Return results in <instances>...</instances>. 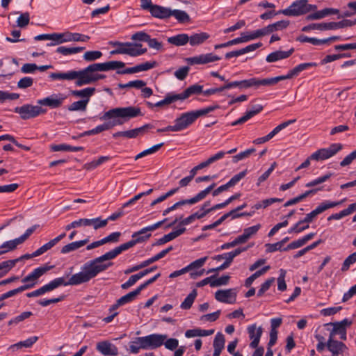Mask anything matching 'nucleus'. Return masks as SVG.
<instances>
[{"mask_svg":"<svg viewBox=\"0 0 356 356\" xmlns=\"http://www.w3.org/2000/svg\"><path fill=\"white\" fill-rule=\"evenodd\" d=\"M38 339H39V337L37 336H32L24 341H21L15 344L12 345L10 347V348H20L22 347L31 348L35 343L37 342Z\"/></svg>","mask_w":356,"mask_h":356,"instance_id":"51","label":"nucleus"},{"mask_svg":"<svg viewBox=\"0 0 356 356\" xmlns=\"http://www.w3.org/2000/svg\"><path fill=\"white\" fill-rule=\"evenodd\" d=\"M294 52V49L291 48L288 51H275L269 54L266 58L268 63H273L280 60L289 58Z\"/></svg>","mask_w":356,"mask_h":356,"instance_id":"25","label":"nucleus"},{"mask_svg":"<svg viewBox=\"0 0 356 356\" xmlns=\"http://www.w3.org/2000/svg\"><path fill=\"white\" fill-rule=\"evenodd\" d=\"M163 145V143H159V144H156V145L152 146V147L141 152L140 153H139L138 154H137L135 156V160H138V159H139L140 158H143L144 156H147L149 154H154V153L156 152L157 151H159L160 149V148Z\"/></svg>","mask_w":356,"mask_h":356,"instance_id":"56","label":"nucleus"},{"mask_svg":"<svg viewBox=\"0 0 356 356\" xmlns=\"http://www.w3.org/2000/svg\"><path fill=\"white\" fill-rule=\"evenodd\" d=\"M85 49L83 47H67L65 46L58 47L56 51L63 56H68L79 53Z\"/></svg>","mask_w":356,"mask_h":356,"instance_id":"45","label":"nucleus"},{"mask_svg":"<svg viewBox=\"0 0 356 356\" xmlns=\"http://www.w3.org/2000/svg\"><path fill=\"white\" fill-rule=\"evenodd\" d=\"M203 86L194 84L187 88L183 92L177 94L178 100H185L193 95H198L202 92Z\"/></svg>","mask_w":356,"mask_h":356,"instance_id":"27","label":"nucleus"},{"mask_svg":"<svg viewBox=\"0 0 356 356\" xmlns=\"http://www.w3.org/2000/svg\"><path fill=\"white\" fill-rule=\"evenodd\" d=\"M260 227H261V225L257 224L256 225L245 228L243 230V233L241 235L238 236L241 243H245L250 238H251L253 235L257 234V232L259 231Z\"/></svg>","mask_w":356,"mask_h":356,"instance_id":"36","label":"nucleus"},{"mask_svg":"<svg viewBox=\"0 0 356 356\" xmlns=\"http://www.w3.org/2000/svg\"><path fill=\"white\" fill-rule=\"evenodd\" d=\"M247 250V248H237L234 250V251L224 253L222 254H218L215 256L213 259L214 260L220 261L221 259H225V261H227L228 258H229V255H232L231 259L232 261H233L234 258L238 254H240L241 252L245 251Z\"/></svg>","mask_w":356,"mask_h":356,"instance_id":"49","label":"nucleus"},{"mask_svg":"<svg viewBox=\"0 0 356 356\" xmlns=\"http://www.w3.org/2000/svg\"><path fill=\"white\" fill-rule=\"evenodd\" d=\"M309 227V224L302 222V220H301L289 229V233H300L304 230L308 229Z\"/></svg>","mask_w":356,"mask_h":356,"instance_id":"61","label":"nucleus"},{"mask_svg":"<svg viewBox=\"0 0 356 356\" xmlns=\"http://www.w3.org/2000/svg\"><path fill=\"white\" fill-rule=\"evenodd\" d=\"M94 278L95 277L89 266L87 262H86L81 266V270L73 274L67 282H65V278L63 277L56 278L38 289L28 293L26 296L29 298L40 296L47 292L51 291L60 286H78L88 283Z\"/></svg>","mask_w":356,"mask_h":356,"instance_id":"3","label":"nucleus"},{"mask_svg":"<svg viewBox=\"0 0 356 356\" xmlns=\"http://www.w3.org/2000/svg\"><path fill=\"white\" fill-rule=\"evenodd\" d=\"M310 30H320V31H325V30H333L332 29V23L328 22V23H314L309 24L307 26H305L302 27V31L304 32H308Z\"/></svg>","mask_w":356,"mask_h":356,"instance_id":"40","label":"nucleus"},{"mask_svg":"<svg viewBox=\"0 0 356 356\" xmlns=\"http://www.w3.org/2000/svg\"><path fill=\"white\" fill-rule=\"evenodd\" d=\"M78 227H92L95 230L106 226V221L101 217L95 218H79L77 220Z\"/></svg>","mask_w":356,"mask_h":356,"instance_id":"17","label":"nucleus"},{"mask_svg":"<svg viewBox=\"0 0 356 356\" xmlns=\"http://www.w3.org/2000/svg\"><path fill=\"white\" fill-rule=\"evenodd\" d=\"M209 38V34L205 32L193 34L189 37L188 42L191 46L200 45Z\"/></svg>","mask_w":356,"mask_h":356,"instance_id":"39","label":"nucleus"},{"mask_svg":"<svg viewBox=\"0 0 356 356\" xmlns=\"http://www.w3.org/2000/svg\"><path fill=\"white\" fill-rule=\"evenodd\" d=\"M157 63L156 61L145 62L137 65L134 67L127 68L122 71H118V73L121 74L138 73L140 72L151 70L155 67Z\"/></svg>","mask_w":356,"mask_h":356,"instance_id":"21","label":"nucleus"},{"mask_svg":"<svg viewBox=\"0 0 356 356\" xmlns=\"http://www.w3.org/2000/svg\"><path fill=\"white\" fill-rule=\"evenodd\" d=\"M113 47H115L116 49L111 51V54H125L126 52L124 51L127 50L128 42H111Z\"/></svg>","mask_w":356,"mask_h":356,"instance_id":"57","label":"nucleus"},{"mask_svg":"<svg viewBox=\"0 0 356 356\" xmlns=\"http://www.w3.org/2000/svg\"><path fill=\"white\" fill-rule=\"evenodd\" d=\"M186 231V228L185 227H181L178 229H176L175 231H172L170 233H168V234H165L164 235L163 237L160 238L159 239H158L154 244L153 245H163L175 238H176L177 237L179 236L180 235H181L182 234H184Z\"/></svg>","mask_w":356,"mask_h":356,"instance_id":"28","label":"nucleus"},{"mask_svg":"<svg viewBox=\"0 0 356 356\" xmlns=\"http://www.w3.org/2000/svg\"><path fill=\"white\" fill-rule=\"evenodd\" d=\"M21 242L18 238L13 240H10L3 243L0 245V249L4 251V253H7L10 251L15 250L19 245H21Z\"/></svg>","mask_w":356,"mask_h":356,"instance_id":"48","label":"nucleus"},{"mask_svg":"<svg viewBox=\"0 0 356 356\" xmlns=\"http://www.w3.org/2000/svg\"><path fill=\"white\" fill-rule=\"evenodd\" d=\"M297 41H299L300 42H309L312 44L313 45H323L327 44V40H322V39H318L316 38H309L305 35H300L296 38Z\"/></svg>","mask_w":356,"mask_h":356,"instance_id":"47","label":"nucleus"},{"mask_svg":"<svg viewBox=\"0 0 356 356\" xmlns=\"http://www.w3.org/2000/svg\"><path fill=\"white\" fill-rule=\"evenodd\" d=\"M125 54L136 57L144 54L147 52L146 48H142V44L140 43H131L128 42L127 50L124 51Z\"/></svg>","mask_w":356,"mask_h":356,"instance_id":"30","label":"nucleus"},{"mask_svg":"<svg viewBox=\"0 0 356 356\" xmlns=\"http://www.w3.org/2000/svg\"><path fill=\"white\" fill-rule=\"evenodd\" d=\"M317 9L316 5L309 4L308 0H297L287 8L279 10L277 14H283L286 16H300Z\"/></svg>","mask_w":356,"mask_h":356,"instance_id":"6","label":"nucleus"},{"mask_svg":"<svg viewBox=\"0 0 356 356\" xmlns=\"http://www.w3.org/2000/svg\"><path fill=\"white\" fill-rule=\"evenodd\" d=\"M196 296L197 291L195 289H194L187 296V297L181 302L180 307L182 309H189L192 307Z\"/></svg>","mask_w":356,"mask_h":356,"instance_id":"53","label":"nucleus"},{"mask_svg":"<svg viewBox=\"0 0 356 356\" xmlns=\"http://www.w3.org/2000/svg\"><path fill=\"white\" fill-rule=\"evenodd\" d=\"M342 147L341 143H333L327 148H322L316 151L310 156V159L315 161L328 159L339 152Z\"/></svg>","mask_w":356,"mask_h":356,"instance_id":"11","label":"nucleus"},{"mask_svg":"<svg viewBox=\"0 0 356 356\" xmlns=\"http://www.w3.org/2000/svg\"><path fill=\"white\" fill-rule=\"evenodd\" d=\"M89 241L88 238H86L83 240L78 241L72 242L70 243H68L65 245H64L61 249V253L62 254H67L70 252L79 249L80 248L84 246Z\"/></svg>","mask_w":356,"mask_h":356,"instance_id":"35","label":"nucleus"},{"mask_svg":"<svg viewBox=\"0 0 356 356\" xmlns=\"http://www.w3.org/2000/svg\"><path fill=\"white\" fill-rule=\"evenodd\" d=\"M352 324V321L348 318H345L339 322L330 323H327V325L333 326L332 330H331L329 337H334L336 334H339L341 332V330H345Z\"/></svg>","mask_w":356,"mask_h":356,"instance_id":"26","label":"nucleus"},{"mask_svg":"<svg viewBox=\"0 0 356 356\" xmlns=\"http://www.w3.org/2000/svg\"><path fill=\"white\" fill-rule=\"evenodd\" d=\"M346 198L339 201V202H330V201H324L321 202L314 210L307 213L305 218L302 220V222H305L307 224L312 222L318 215L322 213L325 211L337 207L343 202L346 201Z\"/></svg>","mask_w":356,"mask_h":356,"instance_id":"10","label":"nucleus"},{"mask_svg":"<svg viewBox=\"0 0 356 356\" xmlns=\"http://www.w3.org/2000/svg\"><path fill=\"white\" fill-rule=\"evenodd\" d=\"M339 13V10L336 8H326L323 10H318L312 14L308 15L306 17L307 21L310 20H318L323 19L328 15H337Z\"/></svg>","mask_w":356,"mask_h":356,"instance_id":"24","label":"nucleus"},{"mask_svg":"<svg viewBox=\"0 0 356 356\" xmlns=\"http://www.w3.org/2000/svg\"><path fill=\"white\" fill-rule=\"evenodd\" d=\"M140 292L138 289V288L136 290L128 293L127 294H126V295L123 296L122 297H121L120 298H119L116 301V303L112 306L111 309H115L122 305H124L125 304L132 302L134 300H135L136 296L140 294Z\"/></svg>","mask_w":356,"mask_h":356,"instance_id":"29","label":"nucleus"},{"mask_svg":"<svg viewBox=\"0 0 356 356\" xmlns=\"http://www.w3.org/2000/svg\"><path fill=\"white\" fill-rule=\"evenodd\" d=\"M317 64L316 63H301L296 66L291 70H290L287 74L278 76L275 77L267 78L268 82V86L275 85L280 81L290 79L294 76H298L301 72L307 70L311 67H316Z\"/></svg>","mask_w":356,"mask_h":356,"instance_id":"8","label":"nucleus"},{"mask_svg":"<svg viewBox=\"0 0 356 356\" xmlns=\"http://www.w3.org/2000/svg\"><path fill=\"white\" fill-rule=\"evenodd\" d=\"M326 347L332 353V356L343 355L346 350H348L346 345L341 341L336 340L334 337H329L326 343Z\"/></svg>","mask_w":356,"mask_h":356,"instance_id":"15","label":"nucleus"},{"mask_svg":"<svg viewBox=\"0 0 356 356\" xmlns=\"http://www.w3.org/2000/svg\"><path fill=\"white\" fill-rule=\"evenodd\" d=\"M88 104V99H82L77 102H73L68 106L70 111H85L86 110L87 105Z\"/></svg>","mask_w":356,"mask_h":356,"instance_id":"54","label":"nucleus"},{"mask_svg":"<svg viewBox=\"0 0 356 356\" xmlns=\"http://www.w3.org/2000/svg\"><path fill=\"white\" fill-rule=\"evenodd\" d=\"M97 72H99L97 63H93L81 70L76 71V86H82L83 85L90 84L106 77L104 74H97Z\"/></svg>","mask_w":356,"mask_h":356,"instance_id":"5","label":"nucleus"},{"mask_svg":"<svg viewBox=\"0 0 356 356\" xmlns=\"http://www.w3.org/2000/svg\"><path fill=\"white\" fill-rule=\"evenodd\" d=\"M96 349L104 356H117L118 348L109 341H102L97 343Z\"/></svg>","mask_w":356,"mask_h":356,"instance_id":"16","label":"nucleus"},{"mask_svg":"<svg viewBox=\"0 0 356 356\" xmlns=\"http://www.w3.org/2000/svg\"><path fill=\"white\" fill-rule=\"evenodd\" d=\"M164 337L158 334H152L145 337H137L130 342L129 350L131 353L137 354L140 349L153 350L161 347Z\"/></svg>","mask_w":356,"mask_h":356,"instance_id":"4","label":"nucleus"},{"mask_svg":"<svg viewBox=\"0 0 356 356\" xmlns=\"http://www.w3.org/2000/svg\"><path fill=\"white\" fill-rule=\"evenodd\" d=\"M220 59L218 56L213 55V54H201L199 56L191 57L187 58V62L190 65H202L209 63L219 60Z\"/></svg>","mask_w":356,"mask_h":356,"instance_id":"18","label":"nucleus"},{"mask_svg":"<svg viewBox=\"0 0 356 356\" xmlns=\"http://www.w3.org/2000/svg\"><path fill=\"white\" fill-rule=\"evenodd\" d=\"M168 42L175 46H184L188 42L189 36L187 34H178L168 38Z\"/></svg>","mask_w":356,"mask_h":356,"instance_id":"38","label":"nucleus"},{"mask_svg":"<svg viewBox=\"0 0 356 356\" xmlns=\"http://www.w3.org/2000/svg\"><path fill=\"white\" fill-rule=\"evenodd\" d=\"M151 14L152 16L164 19L171 16V10L161 6L154 5V7L151 8Z\"/></svg>","mask_w":356,"mask_h":356,"instance_id":"33","label":"nucleus"},{"mask_svg":"<svg viewBox=\"0 0 356 356\" xmlns=\"http://www.w3.org/2000/svg\"><path fill=\"white\" fill-rule=\"evenodd\" d=\"M356 262V251L350 254L343 261L341 270L346 271L350 268V265L355 264Z\"/></svg>","mask_w":356,"mask_h":356,"instance_id":"64","label":"nucleus"},{"mask_svg":"<svg viewBox=\"0 0 356 356\" xmlns=\"http://www.w3.org/2000/svg\"><path fill=\"white\" fill-rule=\"evenodd\" d=\"M158 335L164 337L163 343L161 344V346L162 345H164L165 348H167L170 350H174L177 349V348L178 347V346H179L178 339H175V338L167 339L168 337L166 334H158Z\"/></svg>","mask_w":356,"mask_h":356,"instance_id":"52","label":"nucleus"},{"mask_svg":"<svg viewBox=\"0 0 356 356\" xmlns=\"http://www.w3.org/2000/svg\"><path fill=\"white\" fill-rule=\"evenodd\" d=\"M62 43L70 42H87L89 40L90 37L86 35L81 34L79 33H72L66 31L64 33H58Z\"/></svg>","mask_w":356,"mask_h":356,"instance_id":"20","label":"nucleus"},{"mask_svg":"<svg viewBox=\"0 0 356 356\" xmlns=\"http://www.w3.org/2000/svg\"><path fill=\"white\" fill-rule=\"evenodd\" d=\"M67 96L62 93H54L45 98L38 99V104L48 106L50 108H56L60 107Z\"/></svg>","mask_w":356,"mask_h":356,"instance_id":"12","label":"nucleus"},{"mask_svg":"<svg viewBox=\"0 0 356 356\" xmlns=\"http://www.w3.org/2000/svg\"><path fill=\"white\" fill-rule=\"evenodd\" d=\"M125 66V63L122 61H109L104 63H97L99 72H106L111 70L122 68Z\"/></svg>","mask_w":356,"mask_h":356,"instance_id":"34","label":"nucleus"},{"mask_svg":"<svg viewBox=\"0 0 356 356\" xmlns=\"http://www.w3.org/2000/svg\"><path fill=\"white\" fill-rule=\"evenodd\" d=\"M49 76L54 80H74L76 79V74L75 70H71L67 72H53Z\"/></svg>","mask_w":356,"mask_h":356,"instance_id":"37","label":"nucleus"},{"mask_svg":"<svg viewBox=\"0 0 356 356\" xmlns=\"http://www.w3.org/2000/svg\"><path fill=\"white\" fill-rule=\"evenodd\" d=\"M14 111L18 113L22 119L28 120L46 113L47 110L38 105L24 104L22 106L15 107Z\"/></svg>","mask_w":356,"mask_h":356,"instance_id":"9","label":"nucleus"},{"mask_svg":"<svg viewBox=\"0 0 356 356\" xmlns=\"http://www.w3.org/2000/svg\"><path fill=\"white\" fill-rule=\"evenodd\" d=\"M52 268L53 266H42L35 268L22 280V282L24 283V285L20 286L23 291L34 287L37 284L38 279Z\"/></svg>","mask_w":356,"mask_h":356,"instance_id":"7","label":"nucleus"},{"mask_svg":"<svg viewBox=\"0 0 356 356\" xmlns=\"http://www.w3.org/2000/svg\"><path fill=\"white\" fill-rule=\"evenodd\" d=\"M248 332L250 339L252 340L250 346L252 348H257L262 334V328L261 327L257 328L256 325H252L248 327Z\"/></svg>","mask_w":356,"mask_h":356,"instance_id":"22","label":"nucleus"},{"mask_svg":"<svg viewBox=\"0 0 356 356\" xmlns=\"http://www.w3.org/2000/svg\"><path fill=\"white\" fill-rule=\"evenodd\" d=\"M263 109V106L261 105L257 104L253 106L251 108L248 110L245 115L238 119L237 120H235L234 122H232V126H236L240 124H243L248 121L249 119L254 116L255 115L260 113Z\"/></svg>","mask_w":356,"mask_h":356,"instance_id":"23","label":"nucleus"},{"mask_svg":"<svg viewBox=\"0 0 356 356\" xmlns=\"http://www.w3.org/2000/svg\"><path fill=\"white\" fill-rule=\"evenodd\" d=\"M225 337L221 333H218L213 341V348L216 350H222L225 347Z\"/></svg>","mask_w":356,"mask_h":356,"instance_id":"63","label":"nucleus"},{"mask_svg":"<svg viewBox=\"0 0 356 356\" xmlns=\"http://www.w3.org/2000/svg\"><path fill=\"white\" fill-rule=\"evenodd\" d=\"M166 220L167 218H165L163 220L159 221L153 225L143 227L140 230L134 232L132 234V240L121 244L118 247H115V248L111 250L108 252H106L99 257L86 261L94 277H96L99 273L106 271L111 266H112L113 263L111 262V260L116 258L122 252L134 247L137 243L144 242L149 239L152 234L148 232L156 230L160 227Z\"/></svg>","mask_w":356,"mask_h":356,"instance_id":"1","label":"nucleus"},{"mask_svg":"<svg viewBox=\"0 0 356 356\" xmlns=\"http://www.w3.org/2000/svg\"><path fill=\"white\" fill-rule=\"evenodd\" d=\"M216 185V183H213L205 189L200 191L194 197L188 199L189 204H195L204 200L213 191Z\"/></svg>","mask_w":356,"mask_h":356,"instance_id":"31","label":"nucleus"},{"mask_svg":"<svg viewBox=\"0 0 356 356\" xmlns=\"http://www.w3.org/2000/svg\"><path fill=\"white\" fill-rule=\"evenodd\" d=\"M51 149L54 152H79L82 151L83 149V147L71 146L67 144H58L52 145L51 146Z\"/></svg>","mask_w":356,"mask_h":356,"instance_id":"44","label":"nucleus"},{"mask_svg":"<svg viewBox=\"0 0 356 356\" xmlns=\"http://www.w3.org/2000/svg\"><path fill=\"white\" fill-rule=\"evenodd\" d=\"M142 115L141 110L136 106L118 107L105 112L102 120H111L82 134L83 136L98 134L117 125H122L131 118Z\"/></svg>","mask_w":356,"mask_h":356,"instance_id":"2","label":"nucleus"},{"mask_svg":"<svg viewBox=\"0 0 356 356\" xmlns=\"http://www.w3.org/2000/svg\"><path fill=\"white\" fill-rule=\"evenodd\" d=\"M150 127H152V126L147 124L138 128L124 131V138H136L138 136L143 135L145 133V130Z\"/></svg>","mask_w":356,"mask_h":356,"instance_id":"42","label":"nucleus"},{"mask_svg":"<svg viewBox=\"0 0 356 356\" xmlns=\"http://www.w3.org/2000/svg\"><path fill=\"white\" fill-rule=\"evenodd\" d=\"M194 122L195 120L191 111L186 112L182 113L179 118L175 119L174 122L175 124L172 125L173 127L171 129H174L175 132L181 131L187 129Z\"/></svg>","mask_w":356,"mask_h":356,"instance_id":"13","label":"nucleus"},{"mask_svg":"<svg viewBox=\"0 0 356 356\" xmlns=\"http://www.w3.org/2000/svg\"><path fill=\"white\" fill-rule=\"evenodd\" d=\"M18 261L19 259H10L0 263V277L5 276Z\"/></svg>","mask_w":356,"mask_h":356,"instance_id":"43","label":"nucleus"},{"mask_svg":"<svg viewBox=\"0 0 356 356\" xmlns=\"http://www.w3.org/2000/svg\"><path fill=\"white\" fill-rule=\"evenodd\" d=\"M176 101H178L177 94L168 93L163 100L156 102L155 104H153L150 102H147V105L149 106V107H161L165 105L170 104L171 103L175 102Z\"/></svg>","mask_w":356,"mask_h":356,"instance_id":"41","label":"nucleus"},{"mask_svg":"<svg viewBox=\"0 0 356 356\" xmlns=\"http://www.w3.org/2000/svg\"><path fill=\"white\" fill-rule=\"evenodd\" d=\"M218 108H219V106L218 104H216L213 106H209L208 107H206V108H202L200 110L193 111H191V113L193 115L194 120L195 121L199 117L205 115L215 111L216 109H217Z\"/></svg>","mask_w":356,"mask_h":356,"instance_id":"50","label":"nucleus"},{"mask_svg":"<svg viewBox=\"0 0 356 356\" xmlns=\"http://www.w3.org/2000/svg\"><path fill=\"white\" fill-rule=\"evenodd\" d=\"M241 37L243 40V42H247L248 41L261 38L259 29L249 33H241Z\"/></svg>","mask_w":356,"mask_h":356,"instance_id":"58","label":"nucleus"},{"mask_svg":"<svg viewBox=\"0 0 356 356\" xmlns=\"http://www.w3.org/2000/svg\"><path fill=\"white\" fill-rule=\"evenodd\" d=\"M146 83L143 80H135L129 81L127 83H119L118 85L119 88L123 89V88H135L137 89L142 88L143 87L145 86Z\"/></svg>","mask_w":356,"mask_h":356,"instance_id":"55","label":"nucleus"},{"mask_svg":"<svg viewBox=\"0 0 356 356\" xmlns=\"http://www.w3.org/2000/svg\"><path fill=\"white\" fill-rule=\"evenodd\" d=\"M315 236L314 233H309L302 238H300L296 241H294L289 243L286 248L283 249L284 251H287L289 250H293L303 246L307 241L312 239Z\"/></svg>","mask_w":356,"mask_h":356,"instance_id":"32","label":"nucleus"},{"mask_svg":"<svg viewBox=\"0 0 356 356\" xmlns=\"http://www.w3.org/2000/svg\"><path fill=\"white\" fill-rule=\"evenodd\" d=\"M237 293L235 289L218 290L215 293V298L220 302L234 304L236 300Z\"/></svg>","mask_w":356,"mask_h":356,"instance_id":"14","label":"nucleus"},{"mask_svg":"<svg viewBox=\"0 0 356 356\" xmlns=\"http://www.w3.org/2000/svg\"><path fill=\"white\" fill-rule=\"evenodd\" d=\"M255 151H256V149L254 148H250V149H248L243 152H241L238 153V154L234 155L232 157V161L234 163H237L241 160L248 158Z\"/></svg>","mask_w":356,"mask_h":356,"instance_id":"59","label":"nucleus"},{"mask_svg":"<svg viewBox=\"0 0 356 356\" xmlns=\"http://www.w3.org/2000/svg\"><path fill=\"white\" fill-rule=\"evenodd\" d=\"M261 86H268V79H257L255 77L240 81V88L247 89L253 88L254 89H259Z\"/></svg>","mask_w":356,"mask_h":356,"instance_id":"19","label":"nucleus"},{"mask_svg":"<svg viewBox=\"0 0 356 356\" xmlns=\"http://www.w3.org/2000/svg\"><path fill=\"white\" fill-rule=\"evenodd\" d=\"M208 259V257H204L200 259H198L190 264L186 266L187 271L192 270L193 269L200 268L204 266L207 260Z\"/></svg>","mask_w":356,"mask_h":356,"instance_id":"62","label":"nucleus"},{"mask_svg":"<svg viewBox=\"0 0 356 356\" xmlns=\"http://www.w3.org/2000/svg\"><path fill=\"white\" fill-rule=\"evenodd\" d=\"M171 16L175 17L180 22H185L189 20L188 15L185 11L180 10H171Z\"/></svg>","mask_w":356,"mask_h":356,"instance_id":"60","label":"nucleus"},{"mask_svg":"<svg viewBox=\"0 0 356 356\" xmlns=\"http://www.w3.org/2000/svg\"><path fill=\"white\" fill-rule=\"evenodd\" d=\"M95 92V88H86L80 90H72V95L77 97H81L83 99L90 100V97L93 95Z\"/></svg>","mask_w":356,"mask_h":356,"instance_id":"46","label":"nucleus"}]
</instances>
